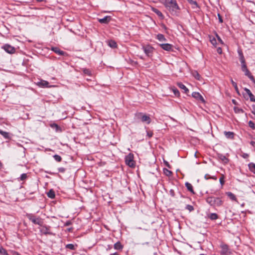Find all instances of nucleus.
<instances>
[{
    "mask_svg": "<svg viewBox=\"0 0 255 255\" xmlns=\"http://www.w3.org/2000/svg\"><path fill=\"white\" fill-rule=\"evenodd\" d=\"M37 85L38 86H39V87H42V88L48 87L49 83L47 81H45V80H41L40 82H38L37 83Z\"/></svg>",
    "mask_w": 255,
    "mask_h": 255,
    "instance_id": "2eb2a0df",
    "label": "nucleus"
},
{
    "mask_svg": "<svg viewBox=\"0 0 255 255\" xmlns=\"http://www.w3.org/2000/svg\"><path fill=\"white\" fill-rule=\"evenodd\" d=\"M249 97H250V101H252V102H255V97L254 96V95L252 94V93H251L249 95Z\"/></svg>",
    "mask_w": 255,
    "mask_h": 255,
    "instance_id": "a19ab883",
    "label": "nucleus"
},
{
    "mask_svg": "<svg viewBox=\"0 0 255 255\" xmlns=\"http://www.w3.org/2000/svg\"><path fill=\"white\" fill-rule=\"evenodd\" d=\"M205 178L206 179H209V178H213V179H215V180L216 179V178H214V177H211L209 174H206V175H205Z\"/></svg>",
    "mask_w": 255,
    "mask_h": 255,
    "instance_id": "a18cd8bd",
    "label": "nucleus"
},
{
    "mask_svg": "<svg viewBox=\"0 0 255 255\" xmlns=\"http://www.w3.org/2000/svg\"><path fill=\"white\" fill-rule=\"evenodd\" d=\"M110 255H119L118 253H115L114 254H111Z\"/></svg>",
    "mask_w": 255,
    "mask_h": 255,
    "instance_id": "052dcab7",
    "label": "nucleus"
},
{
    "mask_svg": "<svg viewBox=\"0 0 255 255\" xmlns=\"http://www.w3.org/2000/svg\"><path fill=\"white\" fill-rule=\"evenodd\" d=\"M217 37L218 38V40L222 43H223V41L222 40L221 38L218 35H217Z\"/></svg>",
    "mask_w": 255,
    "mask_h": 255,
    "instance_id": "4d7b16f0",
    "label": "nucleus"
},
{
    "mask_svg": "<svg viewBox=\"0 0 255 255\" xmlns=\"http://www.w3.org/2000/svg\"><path fill=\"white\" fill-rule=\"evenodd\" d=\"M224 134L226 138L233 139L234 138L235 133L232 131H224Z\"/></svg>",
    "mask_w": 255,
    "mask_h": 255,
    "instance_id": "4468645a",
    "label": "nucleus"
},
{
    "mask_svg": "<svg viewBox=\"0 0 255 255\" xmlns=\"http://www.w3.org/2000/svg\"><path fill=\"white\" fill-rule=\"evenodd\" d=\"M151 9H152V11H153L154 13H155L158 16H159L161 18L163 17V15L162 12L160 11H159L158 9L154 8V7H152Z\"/></svg>",
    "mask_w": 255,
    "mask_h": 255,
    "instance_id": "6ab92c4d",
    "label": "nucleus"
},
{
    "mask_svg": "<svg viewBox=\"0 0 255 255\" xmlns=\"http://www.w3.org/2000/svg\"><path fill=\"white\" fill-rule=\"evenodd\" d=\"M206 200L210 206L213 207H220L223 203V201L220 198L214 196L208 197Z\"/></svg>",
    "mask_w": 255,
    "mask_h": 255,
    "instance_id": "f03ea898",
    "label": "nucleus"
},
{
    "mask_svg": "<svg viewBox=\"0 0 255 255\" xmlns=\"http://www.w3.org/2000/svg\"><path fill=\"white\" fill-rule=\"evenodd\" d=\"M27 217L34 224L38 225L40 226L43 224L42 220L40 217H36L32 214H28L27 215Z\"/></svg>",
    "mask_w": 255,
    "mask_h": 255,
    "instance_id": "7ed1b4c3",
    "label": "nucleus"
},
{
    "mask_svg": "<svg viewBox=\"0 0 255 255\" xmlns=\"http://www.w3.org/2000/svg\"><path fill=\"white\" fill-rule=\"evenodd\" d=\"M221 254L222 255H229L231 254V252L229 248V246L226 244L221 245Z\"/></svg>",
    "mask_w": 255,
    "mask_h": 255,
    "instance_id": "6e6552de",
    "label": "nucleus"
},
{
    "mask_svg": "<svg viewBox=\"0 0 255 255\" xmlns=\"http://www.w3.org/2000/svg\"><path fill=\"white\" fill-rule=\"evenodd\" d=\"M156 1H161V0H156V1H155V2H156Z\"/></svg>",
    "mask_w": 255,
    "mask_h": 255,
    "instance_id": "69168bd1",
    "label": "nucleus"
},
{
    "mask_svg": "<svg viewBox=\"0 0 255 255\" xmlns=\"http://www.w3.org/2000/svg\"><path fill=\"white\" fill-rule=\"evenodd\" d=\"M109 45L112 48H115L117 46V43L113 40H111L109 42Z\"/></svg>",
    "mask_w": 255,
    "mask_h": 255,
    "instance_id": "473e14b6",
    "label": "nucleus"
},
{
    "mask_svg": "<svg viewBox=\"0 0 255 255\" xmlns=\"http://www.w3.org/2000/svg\"><path fill=\"white\" fill-rule=\"evenodd\" d=\"M209 218L212 220H216L218 218V216L216 213H211L209 215Z\"/></svg>",
    "mask_w": 255,
    "mask_h": 255,
    "instance_id": "cd10ccee",
    "label": "nucleus"
},
{
    "mask_svg": "<svg viewBox=\"0 0 255 255\" xmlns=\"http://www.w3.org/2000/svg\"><path fill=\"white\" fill-rule=\"evenodd\" d=\"M234 112L237 114H240V113H244V111L243 109H242L239 107H234Z\"/></svg>",
    "mask_w": 255,
    "mask_h": 255,
    "instance_id": "c85d7f7f",
    "label": "nucleus"
},
{
    "mask_svg": "<svg viewBox=\"0 0 255 255\" xmlns=\"http://www.w3.org/2000/svg\"><path fill=\"white\" fill-rule=\"evenodd\" d=\"M173 93H174L175 95L176 96H179V92L178 90L177 89H174L173 90Z\"/></svg>",
    "mask_w": 255,
    "mask_h": 255,
    "instance_id": "c03bdc74",
    "label": "nucleus"
},
{
    "mask_svg": "<svg viewBox=\"0 0 255 255\" xmlns=\"http://www.w3.org/2000/svg\"><path fill=\"white\" fill-rule=\"evenodd\" d=\"M0 133L5 138V139H9L10 136L9 133L7 132L2 131L0 129Z\"/></svg>",
    "mask_w": 255,
    "mask_h": 255,
    "instance_id": "4be33fe9",
    "label": "nucleus"
},
{
    "mask_svg": "<svg viewBox=\"0 0 255 255\" xmlns=\"http://www.w3.org/2000/svg\"><path fill=\"white\" fill-rule=\"evenodd\" d=\"M0 254L3 255H7V254L6 251L2 247H0Z\"/></svg>",
    "mask_w": 255,
    "mask_h": 255,
    "instance_id": "58836bf2",
    "label": "nucleus"
},
{
    "mask_svg": "<svg viewBox=\"0 0 255 255\" xmlns=\"http://www.w3.org/2000/svg\"><path fill=\"white\" fill-rule=\"evenodd\" d=\"M51 49L53 51H54L55 53L58 54L59 55H63L64 54V52L61 50L58 47H52Z\"/></svg>",
    "mask_w": 255,
    "mask_h": 255,
    "instance_id": "dca6fc26",
    "label": "nucleus"
},
{
    "mask_svg": "<svg viewBox=\"0 0 255 255\" xmlns=\"http://www.w3.org/2000/svg\"><path fill=\"white\" fill-rule=\"evenodd\" d=\"M248 166L250 170L255 174V164L252 162L248 164Z\"/></svg>",
    "mask_w": 255,
    "mask_h": 255,
    "instance_id": "aec40b11",
    "label": "nucleus"
},
{
    "mask_svg": "<svg viewBox=\"0 0 255 255\" xmlns=\"http://www.w3.org/2000/svg\"><path fill=\"white\" fill-rule=\"evenodd\" d=\"M165 7L174 15H177L179 13L180 8L176 0H161L160 1Z\"/></svg>",
    "mask_w": 255,
    "mask_h": 255,
    "instance_id": "f257e3e1",
    "label": "nucleus"
},
{
    "mask_svg": "<svg viewBox=\"0 0 255 255\" xmlns=\"http://www.w3.org/2000/svg\"><path fill=\"white\" fill-rule=\"evenodd\" d=\"M2 48L9 54H13L15 52V48L8 44L3 45Z\"/></svg>",
    "mask_w": 255,
    "mask_h": 255,
    "instance_id": "1a4fd4ad",
    "label": "nucleus"
},
{
    "mask_svg": "<svg viewBox=\"0 0 255 255\" xmlns=\"http://www.w3.org/2000/svg\"><path fill=\"white\" fill-rule=\"evenodd\" d=\"M253 111L252 113L255 115V105H253Z\"/></svg>",
    "mask_w": 255,
    "mask_h": 255,
    "instance_id": "864d4df0",
    "label": "nucleus"
},
{
    "mask_svg": "<svg viewBox=\"0 0 255 255\" xmlns=\"http://www.w3.org/2000/svg\"><path fill=\"white\" fill-rule=\"evenodd\" d=\"M51 127L52 128H55L56 129H58L59 128V126L56 124H53L51 125Z\"/></svg>",
    "mask_w": 255,
    "mask_h": 255,
    "instance_id": "8fccbe9b",
    "label": "nucleus"
},
{
    "mask_svg": "<svg viewBox=\"0 0 255 255\" xmlns=\"http://www.w3.org/2000/svg\"><path fill=\"white\" fill-rule=\"evenodd\" d=\"M163 173L165 175L168 177L171 176L172 174V172L170 170L166 168L163 169Z\"/></svg>",
    "mask_w": 255,
    "mask_h": 255,
    "instance_id": "bb28decb",
    "label": "nucleus"
},
{
    "mask_svg": "<svg viewBox=\"0 0 255 255\" xmlns=\"http://www.w3.org/2000/svg\"><path fill=\"white\" fill-rule=\"evenodd\" d=\"M53 157L54 159L58 162H60L62 160L61 156L57 154L54 155Z\"/></svg>",
    "mask_w": 255,
    "mask_h": 255,
    "instance_id": "c9c22d12",
    "label": "nucleus"
},
{
    "mask_svg": "<svg viewBox=\"0 0 255 255\" xmlns=\"http://www.w3.org/2000/svg\"><path fill=\"white\" fill-rule=\"evenodd\" d=\"M216 39H215V38H213V39L211 40V43H212L213 45H214V44H215V43H216Z\"/></svg>",
    "mask_w": 255,
    "mask_h": 255,
    "instance_id": "13d9d810",
    "label": "nucleus"
},
{
    "mask_svg": "<svg viewBox=\"0 0 255 255\" xmlns=\"http://www.w3.org/2000/svg\"><path fill=\"white\" fill-rule=\"evenodd\" d=\"M38 2H41L43 0H36Z\"/></svg>",
    "mask_w": 255,
    "mask_h": 255,
    "instance_id": "e2e57ef3",
    "label": "nucleus"
},
{
    "mask_svg": "<svg viewBox=\"0 0 255 255\" xmlns=\"http://www.w3.org/2000/svg\"><path fill=\"white\" fill-rule=\"evenodd\" d=\"M188 2L193 5V8H195L198 7L197 3L193 0H188Z\"/></svg>",
    "mask_w": 255,
    "mask_h": 255,
    "instance_id": "7c9ffc66",
    "label": "nucleus"
},
{
    "mask_svg": "<svg viewBox=\"0 0 255 255\" xmlns=\"http://www.w3.org/2000/svg\"><path fill=\"white\" fill-rule=\"evenodd\" d=\"M159 45L163 49L168 51L171 50L172 48V45L168 43H162Z\"/></svg>",
    "mask_w": 255,
    "mask_h": 255,
    "instance_id": "ddd939ff",
    "label": "nucleus"
},
{
    "mask_svg": "<svg viewBox=\"0 0 255 255\" xmlns=\"http://www.w3.org/2000/svg\"><path fill=\"white\" fill-rule=\"evenodd\" d=\"M242 157L244 158H247L249 157V154H247V153H244L243 155H242Z\"/></svg>",
    "mask_w": 255,
    "mask_h": 255,
    "instance_id": "603ef678",
    "label": "nucleus"
},
{
    "mask_svg": "<svg viewBox=\"0 0 255 255\" xmlns=\"http://www.w3.org/2000/svg\"><path fill=\"white\" fill-rule=\"evenodd\" d=\"M249 126L252 129H255V124L252 121H250L249 122Z\"/></svg>",
    "mask_w": 255,
    "mask_h": 255,
    "instance_id": "e433bc0d",
    "label": "nucleus"
},
{
    "mask_svg": "<svg viewBox=\"0 0 255 255\" xmlns=\"http://www.w3.org/2000/svg\"><path fill=\"white\" fill-rule=\"evenodd\" d=\"M250 143L252 146L255 147V138L254 140L251 141Z\"/></svg>",
    "mask_w": 255,
    "mask_h": 255,
    "instance_id": "5fc2aeb1",
    "label": "nucleus"
},
{
    "mask_svg": "<svg viewBox=\"0 0 255 255\" xmlns=\"http://www.w3.org/2000/svg\"><path fill=\"white\" fill-rule=\"evenodd\" d=\"M231 83H232V85L235 88L236 92L239 93V89H238L237 83L236 82H235L232 79H231Z\"/></svg>",
    "mask_w": 255,
    "mask_h": 255,
    "instance_id": "72a5a7b5",
    "label": "nucleus"
},
{
    "mask_svg": "<svg viewBox=\"0 0 255 255\" xmlns=\"http://www.w3.org/2000/svg\"><path fill=\"white\" fill-rule=\"evenodd\" d=\"M238 53L240 56V60L241 63V69L244 72L246 70L248 69L246 64L245 59L241 51H238Z\"/></svg>",
    "mask_w": 255,
    "mask_h": 255,
    "instance_id": "423d86ee",
    "label": "nucleus"
},
{
    "mask_svg": "<svg viewBox=\"0 0 255 255\" xmlns=\"http://www.w3.org/2000/svg\"><path fill=\"white\" fill-rule=\"evenodd\" d=\"M244 72H245V75L248 76L251 80H253L254 79L253 76L252 75L248 69L246 70Z\"/></svg>",
    "mask_w": 255,
    "mask_h": 255,
    "instance_id": "5701e85b",
    "label": "nucleus"
},
{
    "mask_svg": "<svg viewBox=\"0 0 255 255\" xmlns=\"http://www.w3.org/2000/svg\"><path fill=\"white\" fill-rule=\"evenodd\" d=\"M233 103L235 104V100H233Z\"/></svg>",
    "mask_w": 255,
    "mask_h": 255,
    "instance_id": "338daca9",
    "label": "nucleus"
},
{
    "mask_svg": "<svg viewBox=\"0 0 255 255\" xmlns=\"http://www.w3.org/2000/svg\"><path fill=\"white\" fill-rule=\"evenodd\" d=\"M70 224V222H68L66 223V225H69Z\"/></svg>",
    "mask_w": 255,
    "mask_h": 255,
    "instance_id": "0e129e2a",
    "label": "nucleus"
},
{
    "mask_svg": "<svg viewBox=\"0 0 255 255\" xmlns=\"http://www.w3.org/2000/svg\"><path fill=\"white\" fill-rule=\"evenodd\" d=\"M185 208L186 209L189 210L190 212L194 210L193 207L190 205H186Z\"/></svg>",
    "mask_w": 255,
    "mask_h": 255,
    "instance_id": "ea45409f",
    "label": "nucleus"
},
{
    "mask_svg": "<svg viewBox=\"0 0 255 255\" xmlns=\"http://www.w3.org/2000/svg\"><path fill=\"white\" fill-rule=\"evenodd\" d=\"M125 161L128 166L130 167H133L135 166V162L133 160V156L131 154H128L125 158Z\"/></svg>",
    "mask_w": 255,
    "mask_h": 255,
    "instance_id": "20e7f679",
    "label": "nucleus"
},
{
    "mask_svg": "<svg viewBox=\"0 0 255 255\" xmlns=\"http://www.w3.org/2000/svg\"><path fill=\"white\" fill-rule=\"evenodd\" d=\"M142 48L147 56L151 57L152 56L154 48L152 46L147 45L142 46Z\"/></svg>",
    "mask_w": 255,
    "mask_h": 255,
    "instance_id": "39448f33",
    "label": "nucleus"
},
{
    "mask_svg": "<svg viewBox=\"0 0 255 255\" xmlns=\"http://www.w3.org/2000/svg\"><path fill=\"white\" fill-rule=\"evenodd\" d=\"M111 19L110 16H106L103 18H98V20L100 23L107 24L111 21Z\"/></svg>",
    "mask_w": 255,
    "mask_h": 255,
    "instance_id": "9b49d317",
    "label": "nucleus"
},
{
    "mask_svg": "<svg viewBox=\"0 0 255 255\" xmlns=\"http://www.w3.org/2000/svg\"><path fill=\"white\" fill-rule=\"evenodd\" d=\"M58 171L60 172H64L65 171V169L63 167H60L58 168Z\"/></svg>",
    "mask_w": 255,
    "mask_h": 255,
    "instance_id": "09e8293b",
    "label": "nucleus"
},
{
    "mask_svg": "<svg viewBox=\"0 0 255 255\" xmlns=\"http://www.w3.org/2000/svg\"><path fill=\"white\" fill-rule=\"evenodd\" d=\"M185 186L189 191H190L191 192H192L193 194L194 193V192L193 189V187H192V185H191V184H190L188 182H186L185 183Z\"/></svg>",
    "mask_w": 255,
    "mask_h": 255,
    "instance_id": "b1692460",
    "label": "nucleus"
},
{
    "mask_svg": "<svg viewBox=\"0 0 255 255\" xmlns=\"http://www.w3.org/2000/svg\"><path fill=\"white\" fill-rule=\"evenodd\" d=\"M218 157L224 163H227L229 161V159L224 155L219 154Z\"/></svg>",
    "mask_w": 255,
    "mask_h": 255,
    "instance_id": "a211bd4d",
    "label": "nucleus"
},
{
    "mask_svg": "<svg viewBox=\"0 0 255 255\" xmlns=\"http://www.w3.org/2000/svg\"><path fill=\"white\" fill-rule=\"evenodd\" d=\"M47 196L51 199H53L55 197V192L53 190H50L47 194Z\"/></svg>",
    "mask_w": 255,
    "mask_h": 255,
    "instance_id": "a878e982",
    "label": "nucleus"
},
{
    "mask_svg": "<svg viewBox=\"0 0 255 255\" xmlns=\"http://www.w3.org/2000/svg\"><path fill=\"white\" fill-rule=\"evenodd\" d=\"M217 51L220 54H222V50L221 48H220V47H218L217 48Z\"/></svg>",
    "mask_w": 255,
    "mask_h": 255,
    "instance_id": "3c124183",
    "label": "nucleus"
},
{
    "mask_svg": "<svg viewBox=\"0 0 255 255\" xmlns=\"http://www.w3.org/2000/svg\"><path fill=\"white\" fill-rule=\"evenodd\" d=\"M147 135L149 138L151 137L153 135V132L151 131H147Z\"/></svg>",
    "mask_w": 255,
    "mask_h": 255,
    "instance_id": "37998d69",
    "label": "nucleus"
},
{
    "mask_svg": "<svg viewBox=\"0 0 255 255\" xmlns=\"http://www.w3.org/2000/svg\"><path fill=\"white\" fill-rule=\"evenodd\" d=\"M227 195L232 200H236V198L235 195L231 192H227Z\"/></svg>",
    "mask_w": 255,
    "mask_h": 255,
    "instance_id": "c756f323",
    "label": "nucleus"
},
{
    "mask_svg": "<svg viewBox=\"0 0 255 255\" xmlns=\"http://www.w3.org/2000/svg\"><path fill=\"white\" fill-rule=\"evenodd\" d=\"M218 16H219V19L220 22H222L223 20H222V17L219 14H218Z\"/></svg>",
    "mask_w": 255,
    "mask_h": 255,
    "instance_id": "bf43d9fd",
    "label": "nucleus"
},
{
    "mask_svg": "<svg viewBox=\"0 0 255 255\" xmlns=\"http://www.w3.org/2000/svg\"><path fill=\"white\" fill-rule=\"evenodd\" d=\"M156 38L160 41H166V39L162 34H158L156 35Z\"/></svg>",
    "mask_w": 255,
    "mask_h": 255,
    "instance_id": "412c9836",
    "label": "nucleus"
},
{
    "mask_svg": "<svg viewBox=\"0 0 255 255\" xmlns=\"http://www.w3.org/2000/svg\"><path fill=\"white\" fill-rule=\"evenodd\" d=\"M136 116L138 119H140L143 123H146L147 124H149L151 122L150 117L147 115H143L142 113H138Z\"/></svg>",
    "mask_w": 255,
    "mask_h": 255,
    "instance_id": "0eeeda50",
    "label": "nucleus"
},
{
    "mask_svg": "<svg viewBox=\"0 0 255 255\" xmlns=\"http://www.w3.org/2000/svg\"><path fill=\"white\" fill-rule=\"evenodd\" d=\"M27 177V174L26 173H23L21 175L19 179H20V180H24Z\"/></svg>",
    "mask_w": 255,
    "mask_h": 255,
    "instance_id": "4c0bfd02",
    "label": "nucleus"
},
{
    "mask_svg": "<svg viewBox=\"0 0 255 255\" xmlns=\"http://www.w3.org/2000/svg\"><path fill=\"white\" fill-rule=\"evenodd\" d=\"M164 163H165V165L166 166H167L168 168H170L171 167L169 164L168 163V162L167 161H164Z\"/></svg>",
    "mask_w": 255,
    "mask_h": 255,
    "instance_id": "6e6d98bb",
    "label": "nucleus"
},
{
    "mask_svg": "<svg viewBox=\"0 0 255 255\" xmlns=\"http://www.w3.org/2000/svg\"><path fill=\"white\" fill-rule=\"evenodd\" d=\"M224 176L222 175V176L220 178V182L221 184V185H223L224 184Z\"/></svg>",
    "mask_w": 255,
    "mask_h": 255,
    "instance_id": "49530a36",
    "label": "nucleus"
},
{
    "mask_svg": "<svg viewBox=\"0 0 255 255\" xmlns=\"http://www.w3.org/2000/svg\"><path fill=\"white\" fill-rule=\"evenodd\" d=\"M41 228L40 229V231L41 233L44 234V235H53V233L50 231V227L46 225H43L42 224V226H41Z\"/></svg>",
    "mask_w": 255,
    "mask_h": 255,
    "instance_id": "9d476101",
    "label": "nucleus"
},
{
    "mask_svg": "<svg viewBox=\"0 0 255 255\" xmlns=\"http://www.w3.org/2000/svg\"><path fill=\"white\" fill-rule=\"evenodd\" d=\"M83 73L85 74H86V75H89V76H91V72L88 69H84L83 70Z\"/></svg>",
    "mask_w": 255,
    "mask_h": 255,
    "instance_id": "f704fd0d",
    "label": "nucleus"
},
{
    "mask_svg": "<svg viewBox=\"0 0 255 255\" xmlns=\"http://www.w3.org/2000/svg\"><path fill=\"white\" fill-rule=\"evenodd\" d=\"M193 75H194V76L195 77V78H196L198 80L200 79V76L197 72H195V73L193 74Z\"/></svg>",
    "mask_w": 255,
    "mask_h": 255,
    "instance_id": "79ce46f5",
    "label": "nucleus"
},
{
    "mask_svg": "<svg viewBox=\"0 0 255 255\" xmlns=\"http://www.w3.org/2000/svg\"><path fill=\"white\" fill-rule=\"evenodd\" d=\"M245 91L246 93V94L249 96L252 92H251V91L248 89V88H245Z\"/></svg>",
    "mask_w": 255,
    "mask_h": 255,
    "instance_id": "de8ad7c7",
    "label": "nucleus"
},
{
    "mask_svg": "<svg viewBox=\"0 0 255 255\" xmlns=\"http://www.w3.org/2000/svg\"><path fill=\"white\" fill-rule=\"evenodd\" d=\"M123 248V246L121 245V243L119 242H117L114 245V249L115 250H122Z\"/></svg>",
    "mask_w": 255,
    "mask_h": 255,
    "instance_id": "393cba45",
    "label": "nucleus"
},
{
    "mask_svg": "<svg viewBox=\"0 0 255 255\" xmlns=\"http://www.w3.org/2000/svg\"><path fill=\"white\" fill-rule=\"evenodd\" d=\"M192 96L195 99L200 100V101H201L203 103H204L205 102L203 97L198 92H193L192 94Z\"/></svg>",
    "mask_w": 255,
    "mask_h": 255,
    "instance_id": "f8f14e48",
    "label": "nucleus"
},
{
    "mask_svg": "<svg viewBox=\"0 0 255 255\" xmlns=\"http://www.w3.org/2000/svg\"><path fill=\"white\" fill-rule=\"evenodd\" d=\"M66 248L68 249H70L71 250H74L75 249V246L72 244H69L66 245Z\"/></svg>",
    "mask_w": 255,
    "mask_h": 255,
    "instance_id": "2f4dec72",
    "label": "nucleus"
},
{
    "mask_svg": "<svg viewBox=\"0 0 255 255\" xmlns=\"http://www.w3.org/2000/svg\"><path fill=\"white\" fill-rule=\"evenodd\" d=\"M2 164L1 163V162L0 161V169L2 168Z\"/></svg>",
    "mask_w": 255,
    "mask_h": 255,
    "instance_id": "680f3d73",
    "label": "nucleus"
},
{
    "mask_svg": "<svg viewBox=\"0 0 255 255\" xmlns=\"http://www.w3.org/2000/svg\"><path fill=\"white\" fill-rule=\"evenodd\" d=\"M177 85L180 89L184 90V93L187 94L189 92V90L188 89V88H187L182 83H178L177 84Z\"/></svg>",
    "mask_w": 255,
    "mask_h": 255,
    "instance_id": "f3484780",
    "label": "nucleus"
}]
</instances>
